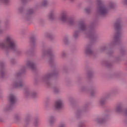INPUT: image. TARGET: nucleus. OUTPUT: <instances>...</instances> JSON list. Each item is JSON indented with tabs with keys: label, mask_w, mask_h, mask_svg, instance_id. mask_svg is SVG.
Here are the masks:
<instances>
[{
	"label": "nucleus",
	"mask_w": 127,
	"mask_h": 127,
	"mask_svg": "<svg viewBox=\"0 0 127 127\" xmlns=\"http://www.w3.org/2000/svg\"><path fill=\"white\" fill-rule=\"evenodd\" d=\"M123 124L125 126H127V118H125L124 120H123Z\"/></svg>",
	"instance_id": "46"
},
{
	"label": "nucleus",
	"mask_w": 127,
	"mask_h": 127,
	"mask_svg": "<svg viewBox=\"0 0 127 127\" xmlns=\"http://www.w3.org/2000/svg\"><path fill=\"white\" fill-rule=\"evenodd\" d=\"M39 6H40V4H36L35 5L36 8H38V7H39Z\"/></svg>",
	"instance_id": "50"
},
{
	"label": "nucleus",
	"mask_w": 127,
	"mask_h": 127,
	"mask_svg": "<svg viewBox=\"0 0 127 127\" xmlns=\"http://www.w3.org/2000/svg\"><path fill=\"white\" fill-rule=\"evenodd\" d=\"M86 126L85 125V123L84 122H80L78 124V127H85Z\"/></svg>",
	"instance_id": "43"
},
{
	"label": "nucleus",
	"mask_w": 127,
	"mask_h": 127,
	"mask_svg": "<svg viewBox=\"0 0 127 127\" xmlns=\"http://www.w3.org/2000/svg\"><path fill=\"white\" fill-rule=\"evenodd\" d=\"M121 61H122L121 56H116L113 57L110 60L102 61V64L107 67V68H112L113 67V63H120Z\"/></svg>",
	"instance_id": "10"
},
{
	"label": "nucleus",
	"mask_w": 127,
	"mask_h": 127,
	"mask_svg": "<svg viewBox=\"0 0 127 127\" xmlns=\"http://www.w3.org/2000/svg\"><path fill=\"white\" fill-rule=\"evenodd\" d=\"M96 12L97 15L105 17L108 15L109 13V8L105 4L103 0H97Z\"/></svg>",
	"instance_id": "8"
},
{
	"label": "nucleus",
	"mask_w": 127,
	"mask_h": 127,
	"mask_svg": "<svg viewBox=\"0 0 127 127\" xmlns=\"http://www.w3.org/2000/svg\"><path fill=\"white\" fill-rule=\"evenodd\" d=\"M0 123H2V122H3V120H2V119L1 118H0Z\"/></svg>",
	"instance_id": "54"
},
{
	"label": "nucleus",
	"mask_w": 127,
	"mask_h": 127,
	"mask_svg": "<svg viewBox=\"0 0 127 127\" xmlns=\"http://www.w3.org/2000/svg\"><path fill=\"white\" fill-rule=\"evenodd\" d=\"M8 99V104L4 107L3 109L4 112H9V111H11V110L13 109V107L15 105V103H16V101L17 100L16 96L13 94H10L9 95Z\"/></svg>",
	"instance_id": "9"
},
{
	"label": "nucleus",
	"mask_w": 127,
	"mask_h": 127,
	"mask_svg": "<svg viewBox=\"0 0 127 127\" xmlns=\"http://www.w3.org/2000/svg\"><path fill=\"white\" fill-rule=\"evenodd\" d=\"M80 90L81 91V92L89 93L91 97H95V96H96V90L95 89L89 90V89L86 86H81Z\"/></svg>",
	"instance_id": "21"
},
{
	"label": "nucleus",
	"mask_w": 127,
	"mask_h": 127,
	"mask_svg": "<svg viewBox=\"0 0 127 127\" xmlns=\"http://www.w3.org/2000/svg\"><path fill=\"white\" fill-rule=\"evenodd\" d=\"M45 37H46V38H48V39H50V40H54V37L51 33H46L45 34Z\"/></svg>",
	"instance_id": "27"
},
{
	"label": "nucleus",
	"mask_w": 127,
	"mask_h": 127,
	"mask_svg": "<svg viewBox=\"0 0 127 127\" xmlns=\"http://www.w3.org/2000/svg\"><path fill=\"white\" fill-rule=\"evenodd\" d=\"M56 122V118L54 116H51L49 118V124L50 126H53Z\"/></svg>",
	"instance_id": "25"
},
{
	"label": "nucleus",
	"mask_w": 127,
	"mask_h": 127,
	"mask_svg": "<svg viewBox=\"0 0 127 127\" xmlns=\"http://www.w3.org/2000/svg\"><path fill=\"white\" fill-rule=\"evenodd\" d=\"M67 56V53L65 51H63L61 53V57L63 58V59H64V58H66V57Z\"/></svg>",
	"instance_id": "36"
},
{
	"label": "nucleus",
	"mask_w": 127,
	"mask_h": 127,
	"mask_svg": "<svg viewBox=\"0 0 127 127\" xmlns=\"http://www.w3.org/2000/svg\"><path fill=\"white\" fill-rule=\"evenodd\" d=\"M90 103H85L81 108L77 109L75 112V117L77 120H80L82 118L83 113H87L89 111Z\"/></svg>",
	"instance_id": "11"
},
{
	"label": "nucleus",
	"mask_w": 127,
	"mask_h": 127,
	"mask_svg": "<svg viewBox=\"0 0 127 127\" xmlns=\"http://www.w3.org/2000/svg\"><path fill=\"white\" fill-rule=\"evenodd\" d=\"M36 41V36L35 35H32L30 37V42L31 44V48L27 50L25 53V55L27 56H29V55H31L33 53V50L34 49V47L36 46L35 42Z\"/></svg>",
	"instance_id": "13"
},
{
	"label": "nucleus",
	"mask_w": 127,
	"mask_h": 127,
	"mask_svg": "<svg viewBox=\"0 0 127 127\" xmlns=\"http://www.w3.org/2000/svg\"><path fill=\"white\" fill-rule=\"evenodd\" d=\"M21 1L22 2V3L24 4L25 3H26V2H27V1H28V0H21Z\"/></svg>",
	"instance_id": "47"
},
{
	"label": "nucleus",
	"mask_w": 127,
	"mask_h": 127,
	"mask_svg": "<svg viewBox=\"0 0 127 127\" xmlns=\"http://www.w3.org/2000/svg\"><path fill=\"white\" fill-rule=\"evenodd\" d=\"M25 64L26 66H22L20 71L15 73L14 76L16 78H18V77L21 76L22 74H24L27 68L31 69L32 71H36V64H35L34 61L31 60H27Z\"/></svg>",
	"instance_id": "6"
},
{
	"label": "nucleus",
	"mask_w": 127,
	"mask_h": 127,
	"mask_svg": "<svg viewBox=\"0 0 127 127\" xmlns=\"http://www.w3.org/2000/svg\"><path fill=\"white\" fill-rule=\"evenodd\" d=\"M64 108V102H63V100L61 99H59L56 101L54 105V109L55 111H62Z\"/></svg>",
	"instance_id": "17"
},
{
	"label": "nucleus",
	"mask_w": 127,
	"mask_h": 127,
	"mask_svg": "<svg viewBox=\"0 0 127 127\" xmlns=\"http://www.w3.org/2000/svg\"><path fill=\"white\" fill-rule=\"evenodd\" d=\"M39 126V119L38 117L35 118V120L33 123V126L34 127H38Z\"/></svg>",
	"instance_id": "30"
},
{
	"label": "nucleus",
	"mask_w": 127,
	"mask_h": 127,
	"mask_svg": "<svg viewBox=\"0 0 127 127\" xmlns=\"http://www.w3.org/2000/svg\"><path fill=\"white\" fill-rule=\"evenodd\" d=\"M40 22H41V23H42V22H43V20L41 19V20H40Z\"/></svg>",
	"instance_id": "55"
},
{
	"label": "nucleus",
	"mask_w": 127,
	"mask_h": 127,
	"mask_svg": "<svg viewBox=\"0 0 127 127\" xmlns=\"http://www.w3.org/2000/svg\"><path fill=\"white\" fill-rule=\"evenodd\" d=\"M107 102V99L106 97L104 96L100 98L99 101H98V105L99 107H104L106 105V102Z\"/></svg>",
	"instance_id": "24"
},
{
	"label": "nucleus",
	"mask_w": 127,
	"mask_h": 127,
	"mask_svg": "<svg viewBox=\"0 0 127 127\" xmlns=\"http://www.w3.org/2000/svg\"><path fill=\"white\" fill-rule=\"evenodd\" d=\"M109 7H110V8H114V7H115V6H116V3L114 2H110L109 3Z\"/></svg>",
	"instance_id": "39"
},
{
	"label": "nucleus",
	"mask_w": 127,
	"mask_h": 127,
	"mask_svg": "<svg viewBox=\"0 0 127 127\" xmlns=\"http://www.w3.org/2000/svg\"><path fill=\"white\" fill-rule=\"evenodd\" d=\"M6 74V69L5 68V63L3 61L0 62V78L4 79Z\"/></svg>",
	"instance_id": "18"
},
{
	"label": "nucleus",
	"mask_w": 127,
	"mask_h": 127,
	"mask_svg": "<svg viewBox=\"0 0 127 127\" xmlns=\"http://www.w3.org/2000/svg\"><path fill=\"white\" fill-rule=\"evenodd\" d=\"M114 94V91H111L110 92H109L107 93L104 96H103L106 100H108L110 97L112 95Z\"/></svg>",
	"instance_id": "35"
},
{
	"label": "nucleus",
	"mask_w": 127,
	"mask_h": 127,
	"mask_svg": "<svg viewBox=\"0 0 127 127\" xmlns=\"http://www.w3.org/2000/svg\"><path fill=\"white\" fill-rule=\"evenodd\" d=\"M81 33H84L87 38L92 42L96 41L98 36L95 30V24L91 23L87 25L84 20H80L77 22L76 29L73 31L72 37L74 39H78Z\"/></svg>",
	"instance_id": "1"
},
{
	"label": "nucleus",
	"mask_w": 127,
	"mask_h": 127,
	"mask_svg": "<svg viewBox=\"0 0 127 127\" xmlns=\"http://www.w3.org/2000/svg\"><path fill=\"white\" fill-rule=\"evenodd\" d=\"M92 9H93V6L92 5H90L84 9V10L86 13L88 14L92 12Z\"/></svg>",
	"instance_id": "28"
},
{
	"label": "nucleus",
	"mask_w": 127,
	"mask_h": 127,
	"mask_svg": "<svg viewBox=\"0 0 127 127\" xmlns=\"http://www.w3.org/2000/svg\"><path fill=\"white\" fill-rule=\"evenodd\" d=\"M23 9H24V7H23V6H20L18 8V11L20 13L23 12Z\"/></svg>",
	"instance_id": "44"
},
{
	"label": "nucleus",
	"mask_w": 127,
	"mask_h": 127,
	"mask_svg": "<svg viewBox=\"0 0 127 127\" xmlns=\"http://www.w3.org/2000/svg\"><path fill=\"white\" fill-rule=\"evenodd\" d=\"M115 33L112 41L107 44L100 47L99 51L101 53L105 52L109 48H113L121 43V37L123 35V28H122V19L118 18L114 24Z\"/></svg>",
	"instance_id": "2"
},
{
	"label": "nucleus",
	"mask_w": 127,
	"mask_h": 127,
	"mask_svg": "<svg viewBox=\"0 0 127 127\" xmlns=\"http://www.w3.org/2000/svg\"><path fill=\"white\" fill-rule=\"evenodd\" d=\"M46 106H47V104H46Z\"/></svg>",
	"instance_id": "57"
},
{
	"label": "nucleus",
	"mask_w": 127,
	"mask_h": 127,
	"mask_svg": "<svg viewBox=\"0 0 127 127\" xmlns=\"http://www.w3.org/2000/svg\"><path fill=\"white\" fill-rule=\"evenodd\" d=\"M48 102H50V98L47 97L46 99V103H48Z\"/></svg>",
	"instance_id": "49"
},
{
	"label": "nucleus",
	"mask_w": 127,
	"mask_h": 127,
	"mask_svg": "<svg viewBox=\"0 0 127 127\" xmlns=\"http://www.w3.org/2000/svg\"><path fill=\"white\" fill-rule=\"evenodd\" d=\"M12 85L14 88L20 89L24 87V81L22 78H18L16 81L13 82Z\"/></svg>",
	"instance_id": "19"
},
{
	"label": "nucleus",
	"mask_w": 127,
	"mask_h": 127,
	"mask_svg": "<svg viewBox=\"0 0 127 127\" xmlns=\"http://www.w3.org/2000/svg\"><path fill=\"white\" fill-rule=\"evenodd\" d=\"M43 48L42 49V54L41 58L44 60L46 59L47 57H49L50 59L49 63L51 67H54L56 65V63L54 61V58H55V55L53 54V50L52 48H48L46 49V46L43 44Z\"/></svg>",
	"instance_id": "5"
},
{
	"label": "nucleus",
	"mask_w": 127,
	"mask_h": 127,
	"mask_svg": "<svg viewBox=\"0 0 127 127\" xmlns=\"http://www.w3.org/2000/svg\"><path fill=\"white\" fill-rule=\"evenodd\" d=\"M114 53H115L114 50H111L108 52L107 54L109 56H113V55H114Z\"/></svg>",
	"instance_id": "40"
},
{
	"label": "nucleus",
	"mask_w": 127,
	"mask_h": 127,
	"mask_svg": "<svg viewBox=\"0 0 127 127\" xmlns=\"http://www.w3.org/2000/svg\"><path fill=\"white\" fill-rule=\"evenodd\" d=\"M61 14L60 15V20L62 22L67 23L70 26L75 25L76 22L75 19L73 16H69L68 15V11L66 10H62L61 11Z\"/></svg>",
	"instance_id": "7"
},
{
	"label": "nucleus",
	"mask_w": 127,
	"mask_h": 127,
	"mask_svg": "<svg viewBox=\"0 0 127 127\" xmlns=\"http://www.w3.org/2000/svg\"><path fill=\"white\" fill-rule=\"evenodd\" d=\"M59 74V70L55 69L52 72H47L42 75L39 80L37 78H35L34 81V84H35V85H37L40 82V83L46 84L49 88H51L52 86V83L51 82L52 77H53V76H57Z\"/></svg>",
	"instance_id": "4"
},
{
	"label": "nucleus",
	"mask_w": 127,
	"mask_h": 127,
	"mask_svg": "<svg viewBox=\"0 0 127 127\" xmlns=\"http://www.w3.org/2000/svg\"><path fill=\"white\" fill-rule=\"evenodd\" d=\"M63 42L64 44L65 45H68V44H69V38H68L67 37H65L64 38Z\"/></svg>",
	"instance_id": "33"
},
{
	"label": "nucleus",
	"mask_w": 127,
	"mask_h": 127,
	"mask_svg": "<svg viewBox=\"0 0 127 127\" xmlns=\"http://www.w3.org/2000/svg\"><path fill=\"white\" fill-rule=\"evenodd\" d=\"M94 75V71L92 70H89L87 71L86 73V77L88 80H91L92 78L93 77V76Z\"/></svg>",
	"instance_id": "26"
},
{
	"label": "nucleus",
	"mask_w": 127,
	"mask_h": 127,
	"mask_svg": "<svg viewBox=\"0 0 127 127\" xmlns=\"http://www.w3.org/2000/svg\"><path fill=\"white\" fill-rule=\"evenodd\" d=\"M69 1L70 2H71V3H73L75 2V0H69Z\"/></svg>",
	"instance_id": "51"
},
{
	"label": "nucleus",
	"mask_w": 127,
	"mask_h": 127,
	"mask_svg": "<svg viewBox=\"0 0 127 127\" xmlns=\"http://www.w3.org/2000/svg\"><path fill=\"white\" fill-rule=\"evenodd\" d=\"M58 127H66V123H65V122H61Z\"/></svg>",
	"instance_id": "42"
},
{
	"label": "nucleus",
	"mask_w": 127,
	"mask_h": 127,
	"mask_svg": "<svg viewBox=\"0 0 127 127\" xmlns=\"http://www.w3.org/2000/svg\"><path fill=\"white\" fill-rule=\"evenodd\" d=\"M24 98L25 99H28V98H33V99H35L37 98V93L36 92L34 91H31L29 87L25 86L24 87L23 91Z\"/></svg>",
	"instance_id": "12"
},
{
	"label": "nucleus",
	"mask_w": 127,
	"mask_h": 127,
	"mask_svg": "<svg viewBox=\"0 0 127 127\" xmlns=\"http://www.w3.org/2000/svg\"><path fill=\"white\" fill-rule=\"evenodd\" d=\"M124 3L127 5V0H124Z\"/></svg>",
	"instance_id": "53"
},
{
	"label": "nucleus",
	"mask_w": 127,
	"mask_h": 127,
	"mask_svg": "<svg viewBox=\"0 0 127 127\" xmlns=\"http://www.w3.org/2000/svg\"><path fill=\"white\" fill-rule=\"evenodd\" d=\"M120 55L121 56H125V55H126V50H125V49H123V48L121 49Z\"/></svg>",
	"instance_id": "38"
},
{
	"label": "nucleus",
	"mask_w": 127,
	"mask_h": 127,
	"mask_svg": "<svg viewBox=\"0 0 127 127\" xmlns=\"http://www.w3.org/2000/svg\"><path fill=\"white\" fill-rule=\"evenodd\" d=\"M9 29V25L8 24V21L7 20L4 22V26L3 29L0 28V34H3L5 31H7Z\"/></svg>",
	"instance_id": "22"
},
{
	"label": "nucleus",
	"mask_w": 127,
	"mask_h": 127,
	"mask_svg": "<svg viewBox=\"0 0 127 127\" xmlns=\"http://www.w3.org/2000/svg\"><path fill=\"white\" fill-rule=\"evenodd\" d=\"M108 117H109V114L105 113L102 116H99L94 119V122L97 124H99V125H103L107 122Z\"/></svg>",
	"instance_id": "16"
},
{
	"label": "nucleus",
	"mask_w": 127,
	"mask_h": 127,
	"mask_svg": "<svg viewBox=\"0 0 127 127\" xmlns=\"http://www.w3.org/2000/svg\"><path fill=\"white\" fill-rule=\"evenodd\" d=\"M53 90L54 94H59L60 92V88L57 86H54L53 87Z\"/></svg>",
	"instance_id": "31"
},
{
	"label": "nucleus",
	"mask_w": 127,
	"mask_h": 127,
	"mask_svg": "<svg viewBox=\"0 0 127 127\" xmlns=\"http://www.w3.org/2000/svg\"><path fill=\"white\" fill-rule=\"evenodd\" d=\"M0 48L6 53H8L9 51H13L17 55L23 54V50L17 47L16 41L10 35L6 36L3 41L0 42Z\"/></svg>",
	"instance_id": "3"
},
{
	"label": "nucleus",
	"mask_w": 127,
	"mask_h": 127,
	"mask_svg": "<svg viewBox=\"0 0 127 127\" xmlns=\"http://www.w3.org/2000/svg\"><path fill=\"white\" fill-rule=\"evenodd\" d=\"M115 111L117 114H124L125 116H127V108L124 107V103H118L115 108Z\"/></svg>",
	"instance_id": "14"
},
{
	"label": "nucleus",
	"mask_w": 127,
	"mask_h": 127,
	"mask_svg": "<svg viewBox=\"0 0 127 127\" xmlns=\"http://www.w3.org/2000/svg\"><path fill=\"white\" fill-rule=\"evenodd\" d=\"M10 63L12 65H14V64H16V60H15V59H11L10 60Z\"/></svg>",
	"instance_id": "41"
},
{
	"label": "nucleus",
	"mask_w": 127,
	"mask_h": 127,
	"mask_svg": "<svg viewBox=\"0 0 127 127\" xmlns=\"http://www.w3.org/2000/svg\"><path fill=\"white\" fill-rule=\"evenodd\" d=\"M121 75H122L121 72H116L114 73V76H115V77H119V76H121Z\"/></svg>",
	"instance_id": "45"
},
{
	"label": "nucleus",
	"mask_w": 127,
	"mask_h": 127,
	"mask_svg": "<svg viewBox=\"0 0 127 127\" xmlns=\"http://www.w3.org/2000/svg\"><path fill=\"white\" fill-rule=\"evenodd\" d=\"M0 1L5 5H8L9 4V0H0Z\"/></svg>",
	"instance_id": "37"
},
{
	"label": "nucleus",
	"mask_w": 127,
	"mask_h": 127,
	"mask_svg": "<svg viewBox=\"0 0 127 127\" xmlns=\"http://www.w3.org/2000/svg\"><path fill=\"white\" fill-rule=\"evenodd\" d=\"M55 12H56V10L52 9L48 15V19L49 20H51V21H52L55 19V16H54Z\"/></svg>",
	"instance_id": "23"
},
{
	"label": "nucleus",
	"mask_w": 127,
	"mask_h": 127,
	"mask_svg": "<svg viewBox=\"0 0 127 127\" xmlns=\"http://www.w3.org/2000/svg\"><path fill=\"white\" fill-rule=\"evenodd\" d=\"M34 11H35V10L33 8L28 9L27 10V13L23 16L24 19L25 20H30V19H31V17H32V15L34 13Z\"/></svg>",
	"instance_id": "20"
},
{
	"label": "nucleus",
	"mask_w": 127,
	"mask_h": 127,
	"mask_svg": "<svg viewBox=\"0 0 127 127\" xmlns=\"http://www.w3.org/2000/svg\"><path fill=\"white\" fill-rule=\"evenodd\" d=\"M21 118V113H17L15 115L14 119L16 122H19Z\"/></svg>",
	"instance_id": "29"
},
{
	"label": "nucleus",
	"mask_w": 127,
	"mask_h": 127,
	"mask_svg": "<svg viewBox=\"0 0 127 127\" xmlns=\"http://www.w3.org/2000/svg\"><path fill=\"white\" fill-rule=\"evenodd\" d=\"M70 83H71V80H67L66 81L67 85H69V84H70Z\"/></svg>",
	"instance_id": "52"
},
{
	"label": "nucleus",
	"mask_w": 127,
	"mask_h": 127,
	"mask_svg": "<svg viewBox=\"0 0 127 127\" xmlns=\"http://www.w3.org/2000/svg\"><path fill=\"white\" fill-rule=\"evenodd\" d=\"M62 70L64 73H67L69 70V66L67 65H64L63 66Z\"/></svg>",
	"instance_id": "34"
},
{
	"label": "nucleus",
	"mask_w": 127,
	"mask_h": 127,
	"mask_svg": "<svg viewBox=\"0 0 127 127\" xmlns=\"http://www.w3.org/2000/svg\"><path fill=\"white\" fill-rule=\"evenodd\" d=\"M69 101L70 103H71V104H72V103H73V102H74V99L73 98H70L69 99Z\"/></svg>",
	"instance_id": "48"
},
{
	"label": "nucleus",
	"mask_w": 127,
	"mask_h": 127,
	"mask_svg": "<svg viewBox=\"0 0 127 127\" xmlns=\"http://www.w3.org/2000/svg\"><path fill=\"white\" fill-rule=\"evenodd\" d=\"M64 0V1L66 0Z\"/></svg>",
	"instance_id": "56"
},
{
	"label": "nucleus",
	"mask_w": 127,
	"mask_h": 127,
	"mask_svg": "<svg viewBox=\"0 0 127 127\" xmlns=\"http://www.w3.org/2000/svg\"><path fill=\"white\" fill-rule=\"evenodd\" d=\"M48 5V0H43L40 4L41 6H47Z\"/></svg>",
	"instance_id": "32"
},
{
	"label": "nucleus",
	"mask_w": 127,
	"mask_h": 127,
	"mask_svg": "<svg viewBox=\"0 0 127 127\" xmlns=\"http://www.w3.org/2000/svg\"><path fill=\"white\" fill-rule=\"evenodd\" d=\"M84 53L86 56H89V57H96V53L93 50L92 48V44H89L87 45L85 48Z\"/></svg>",
	"instance_id": "15"
}]
</instances>
